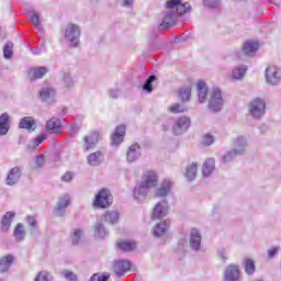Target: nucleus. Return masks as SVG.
<instances>
[{"instance_id": "obj_5", "label": "nucleus", "mask_w": 281, "mask_h": 281, "mask_svg": "<svg viewBox=\"0 0 281 281\" xmlns=\"http://www.w3.org/2000/svg\"><path fill=\"white\" fill-rule=\"evenodd\" d=\"M40 100L46 104H54L56 102V89L54 86L46 83L40 90Z\"/></svg>"}, {"instance_id": "obj_6", "label": "nucleus", "mask_w": 281, "mask_h": 281, "mask_svg": "<svg viewBox=\"0 0 281 281\" xmlns=\"http://www.w3.org/2000/svg\"><path fill=\"white\" fill-rule=\"evenodd\" d=\"M266 79L269 85L276 87L281 80V70L277 66H269L266 69Z\"/></svg>"}, {"instance_id": "obj_28", "label": "nucleus", "mask_w": 281, "mask_h": 281, "mask_svg": "<svg viewBox=\"0 0 281 281\" xmlns=\"http://www.w3.org/2000/svg\"><path fill=\"white\" fill-rule=\"evenodd\" d=\"M14 262V256L7 255L0 258V271L1 273H5V271L10 270L12 263Z\"/></svg>"}, {"instance_id": "obj_48", "label": "nucleus", "mask_w": 281, "mask_h": 281, "mask_svg": "<svg viewBox=\"0 0 281 281\" xmlns=\"http://www.w3.org/2000/svg\"><path fill=\"white\" fill-rule=\"evenodd\" d=\"M45 139H47L46 134H42V135L37 136L36 138H33V145H29V148L31 150H34V148H36V146H41V144H43V142H45Z\"/></svg>"}, {"instance_id": "obj_57", "label": "nucleus", "mask_w": 281, "mask_h": 281, "mask_svg": "<svg viewBox=\"0 0 281 281\" xmlns=\"http://www.w3.org/2000/svg\"><path fill=\"white\" fill-rule=\"evenodd\" d=\"M179 1L180 0H169V1H167V9L168 10H171V12H172V10H177V8H178V5H179Z\"/></svg>"}, {"instance_id": "obj_8", "label": "nucleus", "mask_w": 281, "mask_h": 281, "mask_svg": "<svg viewBox=\"0 0 281 281\" xmlns=\"http://www.w3.org/2000/svg\"><path fill=\"white\" fill-rule=\"evenodd\" d=\"M190 124H191L190 117H188V116L179 117L173 123L172 132L176 135H183V133H186V131H188V128H190Z\"/></svg>"}, {"instance_id": "obj_37", "label": "nucleus", "mask_w": 281, "mask_h": 281, "mask_svg": "<svg viewBox=\"0 0 281 281\" xmlns=\"http://www.w3.org/2000/svg\"><path fill=\"white\" fill-rule=\"evenodd\" d=\"M27 19H30L31 23L41 32V14L38 12L31 10L27 12Z\"/></svg>"}, {"instance_id": "obj_51", "label": "nucleus", "mask_w": 281, "mask_h": 281, "mask_svg": "<svg viewBox=\"0 0 281 281\" xmlns=\"http://www.w3.org/2000/svg\"><path fill=\"white\" fill-rule=\"evenodd\" d=\"M34 281H52V274L47 271H41L37 273Z\"/></svg>"}, {"instance_id": "obj_50", "label": "nucleus", "mask_w": 281, "mask_h": 281, "mask_svg": "<svg viewBox=\"0 0 281 281\" xmlns=\"http://www.w3.org/2000/svg\"><path fill=\"white\" fill-rule=\"evenodd\" d=\"M168 111H170V113H186L188 109L179 103H175L168 108Z\"/></svg>"}, {"instance_id": "obj_53", "label": "nucleus", "mask_w": 281, "mask_h": 281, "mask_svg": "<svg viewBox=\"0 0 281 281\" xmlns=\"http://www.w3.org/2000/svg\"><path fill=\"white\" fill-rule=\"evenodd\" d=\"M215 139L211 134H204L202 137V144L204 146H212L214 144Z\"/></svg>"}, {"instance_id": "obj_16", "label": "nucleus", "mask_w": 281, "mask_h": 281, "mask_svg": "<svg viewBox=\"0 0 281 281\" xmlns=\"http://www.w3.org/2000/svg\"><path fill=\"white\" fill-rule=\"evenodd\" d=\"M70 198L67 194L61 195L58 199L57 206L55 207L56 216H65V212H67V207H69Z\"/></svg>"}, {"instance_id": "obj_61", "label": "nucleus", "mask_w": 281, "mask_h": 281, "mask_svg": "<svg viewBox=\"0 0 281 281\" xmlns=\"http://www.w3.org/2000/svg\"><path fill=\"white\" fill-rule=\"evenodd\" d=\"M217 255H218V258H221V260H223V262H225V260H227L225 248H220L217 250Z\"/></svg>"}, {"instance_id": "obj_31", "label": "nucleus", "mask_w": 281, "mask_h": 281, "mask_svg": "<svg viewBox=\"0 0 281 281\" xmlns=\"http://www.w3.org/2000/svg\"><path fill=\"white\" fill-rule=\"evenodd\" d=\"M168 227H170V221L168 220L156 224L153 232L154 236H162V234H166V232H168Z\"/></svg>"}, {"instance_id": "obj_32", "label": "nucleus", "mask_w": 281, "mask_h": 281, "mask_svg": "<svg viewBox=\"0 0 281 281\" xmlns=\"http://www.w3.org/2000/svg\"><path fill=\"white\" fill-rule=\"evenodd\" d=\"M61 82L64 89L67 91H70V89H74V85H76V81H74V78L71 77V74L69 71H64L61 75Z\"/></svg>"}, {"instance_id": "obj_25", "label": "nucleus", "mask_w": 281, "mask_h": 281, "mask_svg": "<svg viewBox=\"0 0 281 281\" xmlns=\"http://www.w3.org/2000/svg\"><path fill=\"white\" fill-rule=\"evenodd\" d=\"M10 131V114L2 113L0 115V137L8 135Z\"/></svg>"}, {"instance_id": "obj_33", "label": "nucleus", "mask_w": 281, "mask_h": 281, "mask_svg": "<svg viewBox=\"0 0 281 281\" xmlns=\"http://www.w3.org/2000/svg\"><path fill=\"white\" fill-rule=\"evenodd\" d=\"M102 221L110 223V225H115L120 221V213L117 211H108L102 215Z\"/></svg>"}, {"instance_id": "obj_15", "label": "nucleus", "mask_w": 281, "mask_h": 281, "mask_svg": "<svg viewBox=\"0 0 281 281\" xmlns=\"http://www.w3.org/2000/svg\"><path fill=\"white\" fill-rule=\"evenodd\" d=\"M168 210H169L168 202L166 200H162L155 205L151 217L164 218V216L168 215Z\"/></svg>"}, {"instance_id": "obj_21", "label": "nucleus", "mask_w": 281, "mask_h": 281, "mask_svg": "<svg viewBox=\"0 0 281 281\" xmlns=\"http://www.w3.org/2000/svg\"><path fill=\"white\" fill-rule=\"evenodd\" d=\"M171 190H172V181H170V179H165L160 183L159 188L156 190V196L158 198L168 196Z\"/></svg>"}, {"instance_id": "obj_1", "label": "nucleus", "mask_w": 281, "mask_h": 281, "mask_svg": "<svg viewBox=\"0 0 281 281\" xmlns=\"http://www.w3.org/2000/svg\"><path fill=\"white\" fill-rule=\"evenodd\" d=\"M249 115L255 120L265 117L267 111V103L261 98H256L248 105Z\"/></svg>"}, {"instance_id": "obj_41", "label": "nucleus", "mask_w": 281, "mask_h": 281, "mask_svg": "<svg viewBox=\"0 0 281 281\" xmlns=\"http://www.w3.org/2000/svg\"><path fill=\"white\" fill-rule=\"evenodd\" d=\"M12 56H14V44L12 42H7L3 46V57L7 60H11Z\"/></svg>"}, {"instance_id": "obj_13", "label": "nucleus", "mask_w": 281, "mask_h": 281, "mask_svg": "<svg viewBox=\"0 0 281 281\" xmlns=\"http://www.w3.org/2000/svg\"><path fill=\"white\" fill-rule=\"evenodd\" d=\"M247 137L245 136H237L233 140V150L236 151L239 156L245 155L247 153Z\"/></svg>"}, {"instance_id": "obj_18", "label": "nucleus", "mask_w": 281, "mask_h": 281, "mask_svg": "<svg viewBox=\"0 0 281 281\" xmlns=\"http://www.w3.org/2000/svg\"><path fill=\"white\" fill-rule=\"evenodd\" d=\"M16 213L14 211L7 212L1 218V232L8 233L10 232V227H12V222L14 221Z\"/></svg>"}, {"instance_id": "obj_54", "label": "nucleus", "mask_w": 281, "mask_h": 281, "mask_svg": "<svg viewBox=\"0 0 281 281\" xmlns=\"http://www.w3.org/2000/svg\"><path fill=\"white\" fill-rule=\"evenodd\" d=\"M35 168H43L45 166V155L41 154L35 157Z\"/></svg>"}, {"instance_id": "obj_42", "label": "nucleus", "mask_w": 281, "mask_h": 281, "mask_svg": "<svg viewBox=\"0 0 281 281\" xmlns=\"http://www.w3.org/2000/svg\"><path fill=\"white\" fill-rule=\"evenodd\" d=\"M85 236V231L82 228H75L71 234V243L72 245H80V240Z\"/></svg>"}, {"instance_id": "obj_62", "label": "nucleus", "mask_w": 281, "mask_h": 281, "mask_svg": "<svg viewBox=\"0 0 281 281\" xmlns=\"http://www.w3.org/2000/svg\"><path fill=\"white\" fill-rule=\"evenodd\" d=\"M277 254H278V248H271L270 250H268L269 258H273V256H276Z\"/></svg>"}, {"instance_id": "obj_23", "label": "nucleus", "mask_w": 281, "mask_h": 281, "mask_svg": "<svg viewBox=\"0 0 281 281\" xmlns=\"http://www.w3.org/2000/svg\"><path fill=\"white\" fill-rule=\"evenodd\" d=\"M48 71L49 68L47 67L31 68L27 72V76L31 81L41 80V78H43V76H45Z\"/></svg>"}, {"instance_id": "obj_39", "label": "nucleus", "mask_w": 281, "mask_h": 281, "mask_svg": "<svg viewBox=\"0 0 281 281\" xmlns=\"http://www.w3.org/2000/svg\"><path fill=\"white\" fill-rule=\"evenodd\" d=\"M184 177L188 181H194L196 178V162H192L187 167Z\"/></svg>"}, {"instance_id": "obj_14", "label": "nucleus", "mask_w": 281, "mask_h": 281, "mask_svg": "<svg viewBox=\"0 0 281 281\" xmlns=\"http://www.w3.org/2000/svg\"><path fill=\"white\" fill-rule=\"evenodd\" d=\"M142 157V147L139 144L135 143L132 146L128 147L126 153V159L128 164H133L137 161Z\"/></svg>"}, {"instance_id": "obj_64", "label": "nucleus", "mask_w": 281, "mask_h": 281, "mask_svg": "<svg viewBox=\"0 0 281 281\" xmlns=\"http://www.w3.org/2000/svg\"><path fill=\"white\" fill-rule=\"evenodd\" d=\"M66 111H67V109H63L61 115H65Z\"/></svg>"}, {"instance_id": "obj_10", "label": "nucleus", "mask_w": 281, "mask_h": 281, "mask_svg": "<svg viewBox=\"0 0 281 281\" xmlns=\"http://www.w3.org/2000/svg\"><path fill=\"white\" fill-rule=\"evenodd\" d=\"M178 19L179 16L177 15V12H167L165 18L162 19V23L159 24V30H170V27L177 25Z\"/></svg>"}, {"instance_id": "obj_46", "label": "nucleus", "mask_w": 281, "mask_h": 281, "mask_svg": "<svg viewBox=\"0 0 281 281\" xmlns=\"http://www.w3.org/2000/svg\"><path fill=\"white\" fill-rule=\"evenodd\" d=\"M155 80H157V77L155 75L149 76L143 85V91H146L147 93H153V82H155Z\"/></svg>"}, {"instance_id": "obj_34", "label": "nucleus", "mask_w": 281, "mask_h": 281, "mask_svg": "<svg viewBox=\"0 0 281 281\" xmlns=\"http://www.w3.org/2000/svg\"><path fill=\"white\" fill-rule=\"evenodd\" d=\"M93 234L94 238H104L105 236H109V232L106 231L102 222H97L94 224Z\"/></svg>"}, {"instance_id": "obj_17", "label": "nucleus", "mask_w": 281, "mask_h": 281, "mask_svg": "<svg viewBox=\"0 0 281 281\" xmlns=\"http://www.w3.org/2000/svg\"><path fill=\"white\" fill-rule=\"evenodd\" d=\"M124 135H126V127L124 125H119L111 136V145L120 146L124 142Z\"/></svg>"}, {"instance_id": "obj_20", "label": "nucleus", "mask_w": 281, "mask_h": 281, "mask_svg": "<svg viewBox=\"0 0 281 281\" xmlns=\"http://www.w3.org/2000/svg\"><path fill=\"white\" fill-rule=\"evenodd\" d=\"M46 131H48V133H55V135L63 133V124L59 119L52 117L47 121Z\"/></svg>"}, {"instance_id": "obj_63", "label": "nucleus", "mask_w": 281, "mask_h": 281, "mask_svg": "<svg viewBox=\"0 0 281 281\" xmlns=\"http://www.w3.org/2000/svg\"><path fill=\"white\" fill-rule=\"evenodd\" d=\"M133 1L134 0H123V3L126 5V8H131V5H133Z\"/></svg>"}, {"instance_id": "obj_45", "label": "nucleus", "mask_w": 281, "mask_h": 281, "mask_svg": "<svg viewBox=\"0 0 281 281\" xmlns=\"http://www.w3.org/2000/svg\"><path fill=\"white\" fill-rule=\"evenodd\" d=\"M247 71V66H239L235 69H233V79L234 80H240Z\"/></svg>"}, {"instance_id": "obj_2", "label": "nucleus", "mask_w": 281, "mask_h": 281, "mask_svg": "<svg viewBox=\"0 0 281 281\" xmlns=\"http://www.w3.org/2000/svg\"><path fill=\"white\" fill-rule=\"evenodd\" d=\"M65 40L68 41L71 47H78L80 43V26L74 23L68 24L65 31Z\"/></svg>"}, {"instance_id": "obj_27", "label": "nucleus", "mask_w": 281, "mask_h": 281, "mask_svg": "<svg viewBox=\"0 0 281 281\" xmlns=\"http://www.w3.org/2000/svg\"><path fill=\"white\" fill-rule=\"evenodd\" d=\"M216 168V161L214 158H207L202 166V173L204 177H210Z\"/></svg>"}, {"instance_id": "obj_59", "label": "nucleus", "mask_w": 281, "mask_h": 281, "mask_svg": "<svg viewBox=\"0 0 281 281\" xmlns=\"http://www.w3.org/2000/svg\"><path fill=\"white\" fill-rule=\"evenodd\" d=\"M109 95L112 100H117V98H120V89L115 88V89H110L109 90Z\"/></svg>"}, {"instance_id": "obj_55", "label": "nucleus", "mask_w": 281, "mask_h": 281, "mask_svg": "<svg viewBox=\"0 0 281 281\" xmlns=\"http://www.w3.org/2000/svg\"><path fill=\"white\" fill-rule=\"evenodd\" d=\"M43 52H47V48L45 47V42L32 49V54H35L36 56H38V54H43Z\"/></svg>"}, {"instance_id": "obj_12", "label": "nucleus", "mask_w": 281, "mask_h": 281, "mask_svg": "<svg viewBox=\"0 0 281 281\" xmlns=\"http://www.w3.org/2000/svg\"><path fill=\"white\" fill-rule=\"evenodd\" d=\"M159 178L157 177V172L147 171L142 178L140 184L145 186L147 189L156 188Z\"/></svg>"}, {"instance_id": "obj_11", "label": "nucleus", "mask_w": 281, "mask_h": 281, "mask_svg": "<svg viewBox=\"0 0 281 281\" xmlns=\"http://www.w3.org/2000/svg\"><path fill=\"white\" fill-rule=\"evenodd\" d=\"M240 280V270L236 265H229L225 268L224 271V281H239Z\"/></svg>"}, {"instance_id": "obj_60", "label": "nucleus", "mask_w": 281, "mask_h": 281, "mask_svg": "<svg viewBox=\"0 0 281 281\" xmlns=\"http://www.w3.org/2000/svg\"><path fill=\"white\" fill-rule=\"evenodd\" d=\"M74 179V173L71 171H67L64 176H61V181L65 183H69Z\"/></svg>"}, {"instance_id": "obj_36", "label": "nucleus", "mask_w": 281, "mask_h": 281, "mask_svg": "<svg viewBox=\"0 0 281 281\" xmlns=\"http://www.w3.org/2000/svg\"><path fill=\"white\" fill-rule=\"evenodd\" d=\"M13 236L16 240V243H23L25 240V226H23L22 223H19L16 227L14 228Z\"/></svg>"}, {"instance_id": "obj_24", "label": "nucleus", "mask_w": 281, "mask_h": 281, "mask_svg": "<svg viewBox=\"0 0 281 281\" xmlns=\"http://www.w3.org/2000/svg\"><path fill=\"white\" fill-rule=\"evenodd\" d=\"M99 139L100 134L98 132H92L89 135L85 136L83 142L86 150H91V148H95Z\"/></svg>"}, {"instance_id": "obj_4", "label": "nucleus", "mask_w": 281, "mask_h": 281, "mask_svg": "<svg viewBox=\"0 0 281 281\" xmlns=\"http://www.w3.org/2000/svg\"><path fill=\"white\" fill-rule=\"evenodd\" d=\"M223 92L218 88H213L211 92V99L209 101V109L216 113L223 109Z\"/></svg>"}, {"instance_id": "obj_47", "label": "nucleus", "mask_w": 281, "mask_h": 281, "mask_svg": "<svg viewBox=\"0 0 281 281\" xmlns=\"http://www.w3.org/2000/svg\"><path fill=\"white\" fill-rule=\"evenodd\" d=\"M236 157H240L234 149L228 150L224 156H223V161L224 164H229V161H234Z\"/></svg>"}, {"instance_id": "obj_19", "label": "nucleus", "mask_w": 281, "mask_h": 281, "mask_svg": "<svg viewBox=\"0 0 281 281\" xmlns=\"http://www.w3.org/2000/svg\"><path fill=\"white\" fill-rule=\"evenodd\" d=\"M260 49V44L256 41H246L243 44V52L245 56H255L256 53Z\"/></svg>"}, {"instance_id": "obj_38", "label": "nucleus", "mask_w": 281, "mask_h": 281, "mask_svg": "<svg viewBox=\"0 0 281 281\" xmlns=\"http://www.w3.org/2000/svg\"><path fill=\"white\" fill-rule=\"evenodd\" d=\"M179 98L182 102H189L190 98H192V87L187 86L180 89Z\"/></svg>"}, {"instance_id": "obj_43", "label": "nucleus", "mask_w": 281, "mask_h": 281, "mask_svg": "<svg viewBox=\"0 0 281 281\" xmlns=\"http://www.w3.org/2000/svg\"><path fill=\"white\" fill-rule=\"evenodd\" d=\"M117 247L121 249V251H133V249L137 247V244L135 241L124 240L117 243Z\"/></svg>"}, {"instance_id": "obj_30", "label": "nucleus", "mask_w": 281, "mask_h": 281, "mask_svg": "<svg viewBox=\"0 0 281 281\" xmlns=\"http://www.w3.org/2000/svg\"><path fill=\"white\" fill-rule=\"evenodd\" d=\"M198 97L200 104L205 103V100H207V85L204 81L198 82Z\"/></svg>"}, {"instance_id": "obj_56", "label": "nucleus", "mask_w": 281, "mask_h": 281, "mask_svg": "<svg viewBox=\"0 0 281 281\" xmlns=\"http://www.w3.org/2000/svg\"><path fill=\"white\" fill-rule=\"evenodd\" d=\"M89 281H109V274H97L94 273Z\"/></svg>"}, {"instance_id": "obj_40", "label": "nucleus", "mask_w": 281, "mask_h": 281, "mask_svg": "<svg viewBox=\"0 0 281 281\" xmlns=\"http://www.w3.org/2000/svg\"><path fill=\"white\" fill-rule=\"evenodd\" d=\"M244 271L247 276H254V273H256V263L252 259L246 258L244 260Z\"/></svg>"}, {"instance_id": "obj_44", "label": "nucleus", "mask_w": 281, "mask_h": 281, "mask_svg": "<svg viewBox=\"0 0 281 281\" xmlns=\"http://www.w3.org/2000/svg\"><path fill=\"white\" fill-rule=\"evenodd\" d=\"M192 11V7L186 2V3H181V0L178 3V7L176 8V14L177 16H179V14H186L187 12H191Z\"/></svg>"}, {"instance_id": "obj_58", "label": "nucleus", "mask_w": 281, "mask_h": 281, "mask_svg": "<svg viewBox=\"0 0 281 281\" xmlns=\"http://www.w3.org/2000/svg\"><path fill=\"white\" fill-rule=\"evenodd\" d=\"M27 224L30 225V227L33 228V232H36V229H38V226L36 225V218H34L33 216H27L26 217Z\"/></svg>"}, {"instance_id": "obj_35", "label": "nucleus", "mask_w": 281, "mask_h": 281, "mask_svg": "<svg viewBox=\"0 0 281 281\" xmlns=\"http://www.w3.org/2000/svg\"><path fill=\"white\" fill-rule=\"evenodd\" d=\"M34 126H36V121L32 116L21 119L19 124V128H25L26 131H34Z\"/></svg>"}, {"instance_id": "obj_52", "label": "nucleus", "mask_w": 281, "mask_h": 281, "mask_svg": "<svg viewBox=\"0 0 281 281\" xmlns=\"http://www.w3.org/2000/svg\"><path fill=\"white\" fill-rule=\"evenodd\" d=\"M61 276L69 281H78V276L69 270H63Z\"/></svg>"}, {"instance_id": "obj_26", "label": "nucleus", "mask_w": 281, "mask_h": 281, "mask_svg": "<svg viewBox=\"0 0 281 281\" xmlns=\"http://www.w3.org/2000/svg\"><path fill=\"white\" fill-rule=\"evenodd\" d=\"M150 189L148 187H145L144 184L139 183L134 188V199L136 201H144L146 196H148V192Z\"/></svg>"}, {"instance_id": "obj_9", "label": "nucleus", "mask_w": 281, "mask_h": 281, "mask_svg": "<svg viewBox=\"0 0 281 281\" xmlns=\"http://www.w3.org/2000/svg\"><path fill=\"white\" fill-rule=\"evenodd\" d=\"M22 175H23L22 167L18 166V167L12 168L5 178L7 186H16V183L19 181H21Z\"/></svg>"}, {"instance_id": "obj_29", "label": "nucleus", "mask_w": 281, "mask_h": 281, "mask_svg": "<svg viewBox=\"0 0 281 281\" xmlns=\"http://www.w3.org/2000/svg\"><path fill=\"white\" fill-rule=\"evenodd\" d=\"M89 166H100L104 161V154L102 151H94L88 156Z\"/></svg>"}, {"instance_id": "obj_22", "label": "nucleus", "mask_w": 281, "mask_h": 281, "mask_svg": "<svg viewBox=\"0 0 281 281\" xmlns=\"http://www.w3.org/2000/svg\"><path fill=\"white\" fill-rule=\"evenodd\" d=\"M126 271H131V261L120 260L114 262V273L122 278Z\"/></svg>"}, {"instance_id": "obj_7", "label": "nucleus", "mask_w": 281, "mask_h": 281, "mask_svg": "<svg viewBox=\"0 0 281 281\" xmlns=\"http://www.w3.org/2000/svg\"><path fill=\"white\" fill-rule=\"evenodd\" d=\"M201 231L196 228H192L190 231V236H189V247L192 249V251H201Z\"/></svg>"}, {"instance_id": "obj_49", "label": "nucleus", "mask_w": 281, "mask_h": 281, "mask_svg": "<svg viewBox=\"0 0 281 281\" xmlns=\"http://www.w3.org/2000/svg\"><path fill=\"white\" fill-rule=\"evenodd\" d=\"M203 5L210 10H214L221 5V0H203Z\"/></svg>"}, {"instance_id": "obj_3", "label": "nucleus", "mask_w": 281, "mask_h": 281, "mask_svg": "<svg viewBox=\"0 0 281 281\" xmlns=\"http://www.w3.org/2000/svg\"><path fill=\"white\" fill-rule=\"evenodd\" d=\"M112 203H113V195L111 194V191H109L108 189L100 190L93 201L94 207H101V209L110 207Z\"/></svg>"}]
</instances>
